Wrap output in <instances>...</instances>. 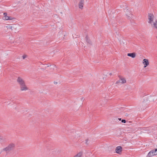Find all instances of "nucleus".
<instances>
[{"mask_svg":"<svg viewBox=\"0 0 157 157\" xmlns=\"http://www.w3.org/2000/svg\"><path fill=\"white\" fill-rule=\"evenodd\" d=\"M20 90L21 91H25L28 89L25 83L20 86Z\"/></svg>","mask_w":157,"mask_h":157,"instance_id":"20e7f679","label":"nucleus"},{"mask_svg":"<svg viewBox=\"0 0 157 157\" xmlns=\"http://www.w3.org/2000/svg\"><path fill=\"white\" fill-rule=\"evenodd\" d=\"M4 17H5V16H7V13H4Z\"/></svg>","mask_w":157,"mask_h":157,"instance_id":"6ab92c4d","label":"nucleus"},{"mask_svg":"<svg viewBox=\"0 0 157 157\" xmlns=\"http://www.w3.org/2000/svg\"><path fill=\"white\" fill-rule=\"evenodd\" d=\"M155 97L153 96V97H152V99H153V100H154V98H155Z\"/></svg>","mask_w":157,"mask_h":157,"instance_id":"412c9836","label":"nucleus"},{"mask_svg":"<svg viewBox=\"0 0 157 157\" xmlns=\"http://www.w3.org/2000/svg\"><path fill=\"white\" fill-rule=\"evenodd\" d=\"M17 81L20 86L25 83L23 79L20 77L18 78Z\"/></svg>","mask_w":157,"mask_h":157,"instance_id":"7ed1b4c3","label":"nucleus"},{"mask_svg":"<svg viewBox=\"0 0 157 157\" xmlns=\"http://www.w3.org/2000/svg\"><path fill=\"white\" fill-rule=\"evenodd\" d=\"M118 119L120 120V121H121V118H118Z\"/></svg>","mask_w":157,"mask_h":157,"instance_id":"b1692460","label":"nucleus"},{"mask_svg":"<svg viewBox=\"0 0 157 157\" xmlns=\"http://www.w3.org/2000/svg\"><path fill=\"white\" fill-rule=\"evenodd\" d=\"M122 150V147L121 146H118L116 148V151L117 153L120 154Z\"/></svg>","mask_w":157,"mask_h":157,"instance_id":"0eeeda50","label":"nucleus"},{"mask_svg":"<svg viewBox=\"0 0 157 157\" xmlns=\"http://www.w3.org/2000/svg\"><path fill=\"white\" fill-rule=\"evenodd\" d=\"M120 80L121 83L124 84L126 82V81L125 78L120 77Z\"/></svg>","mask_w":157,"mask_h":157,"instance_id":"1a4fd4ad","label":"nucleus"},{"mask_svg":"<svg viewBox=\"0 0 157 157\" xmlns=\"http://www.w3.org/2000/svg\"><path fill=\"white\" fill-rule=\"evenodd\" d=\"M153 27L155 28L157 30V21L156 20L154 21V22H153Z\"/></svg>","mask_w":157,"mask_h":157,"instance_id":"f8f14e48","label":"nucleus"},{"mask_svg":"<svg viewBox=\"0 0 157 157\" xmlns=\"http://www.w3.org/2000/svg\"><path fill=\"white\" fill-rule=\"evenodd\" d=\"M121 122L122 123H126V121L125 120L123 119L121 120Z\"/></svg>","mask_w":157,"mask_h":157,"instance_id":"f3484780","label":"nucleus"},{"mask_svg":"<svg viewBox=\"0 0 157 157\" xmlns=\"http://www.w3.org/2000/svg\"><path fill=\"white\" fill-rule=\"evenodd\" d=\"M84 0H80L79 4V8L80 9H82L83 6L84 5Z\"/></svg>","mask_w":157,"mask_h":157,"instance_id":"423d86ee","label":"nucleus"},{"mask_svg":"<svg viewBox=\"0 0 157 157\" xmlns=\"http://www.w3.org/2000/svg\"><path fill=\"white\" fill-rule=\"evenodd\" d=\"M127 56H129L131 57L132 58H134L136 56L135 53H128Z\"/></svg>","mask_w":157,"mask_h":157,"instance_id":"9d476101","label":"nucleus"},{"mask_svg":"<svg viewBox=\"0 0 157 157\" xmlns=\"http://www.w3.org/2000/svg\"><path fill=\"white\" fill-rule=\"evenodd\" d=\"M125 116H128V114H126Z\"/></svg>","mask_w":157,"mask_h":157,"instance_id":"4be33fe9","label":"nucleus"},{"mask_svg":"<svg viewBox=\"0 0 157 157\" xmlns=\"http://www.w3.org/2000/svg\"><path fill=\"white\" fill-rule=\"evenodd\" d=\"M5 140L3 136H0V142L4 141Z\"/></svg>","mask_w":157,"mask_h":157,"instance_id":"2eb2a0df","label":"nucleus"},{"mask_svg":"<svg viewBox=\"0 0 157 157\" xmlns=\"http://www.w3.org/2000/svg\"><path fill=\"white\" fill-rule=\"evenodd\" d=\"M15 147V144L13 143L10 144L6 147L2 149V151H5L9 152L12 150Z\"/></svg>","mask_w":157,"mask_h":157,"instance_id":"f257e3e1","label":"nucleus"},{"mask_svg":"<svg viewBox=\"0 0 157 157\" xmlns=\"http://www.w3.org/2000/svg\"><path fill=\"white\" fill-rule=\"evenodd\" d=\"M132 14L130 13H129L126 14V18L129 20H131L132 19Z\"/></svg>","mask_w":157,"mask_h":157,"instance_id":"6e6552de","label":"nucleus"},{"mask_svg":"<svg viewBox=\"0 0 157 157\" xmlns=\"http://www.w3.org/2000/svg\"><path fill=\"white\" fill-rule=\"evenodd\" d=\"M109 75H112V73H109Z\"/></svg>","mask_w":157,"mask_h":157,"instance_id":"5701e85b","label":"nucleus"},{"mask_svg":"<svg viewBox=\"0 0 157 157\" xmlns=\"http://www.w3.org/2000/svg\"><path fill=\"white\" fill-rule=\"evenodd\" d=\"M86 39L87 43H89V44H91V42L90 40L89 39L88 37L87 36H86Z\"/></svg>","mask_w":157,"mask_h":157,"instance_id":"4468645a","label":"nucleus"},{"mask_svg":"<svg viewBox=\"0 0 157 157\" xmlns=\"http://www.w3.org/2000/svg\"><path fill=\"white\" fill-rule=\"evenodd\" d=\"M119 83H121L120 79H119V80H117V81H116V84H117Z\"/></svg>","mask_w":157,"mask_h":157,"instance_id":"dca6fc26","label":"nucleus"},{"mask_svg":"<svg viewBox=\"0 0 157 157\" xmlns=\"http://www.w3.org/2000/svg\"><path fill=\"white\" fill-rule=\"evenodd\" d=\"M82 155V153L79 152L76 155H75L73 157H81Z\"/></svg>","mask_w":157,"mask_h":157,"instance_id":"9b49d317","label":"nucleus"},{"mask_svg":"<svg viewBox=\"0 0 157 157\" xmlns=\"http://www.w3.org/2000/svg\"><path fill=\"white\" fill-rule=\"evenodd\" d=\"M22 57H23V59H24L26 57V56L25 55H24Z\"/></svg>","mask_w":157,"mask_h":157,"instance_id":"a211bd4d","label":"nucleus"},{"mask_svg":"<svg viewBox=\"0 0 157 157\" xmlns=\"http://www.w3.org/2000/svg\"><path fill=\"white\" fill-rule=\"evenodd\" d=\"M4 17H5V19L6 20H12V19H13V17H9V16H5Z\"/></svg>","mask_w":157,"mask_h":157,"instance_id":"ddd939ff","label":"nucleus"},{"mask_svg":"<svg viewBox=\"0 0 157 157\" xmlns=\"http://www.w3.org/2000/svg\"><path fill=\"white\" fill-rule=\"evenodd\" d=\"M88 140H86V144H88Z\"/></svg>","mask_w":157,"mask_h":157,"instance_id":"aec40b11","label":"nucleus"},{"mask_svg":"<svg viewBox=\"0 0 157 157\" xmlns=\"http://www.w3.org/2000/svg\"><path fill=\"white\" fill-rule=\"evenodd\" d=\"M154 17V16L153 14L151 13L148 14V23H149L152 24V22L153 23V22H154L153 21ZM152 25V24H151V25Z\"/></svg>","mask_w":157,"mask_h":157,"instance_id":"f03ea898","label":"nucleus"},{"mask_svg":"<svg viewBox=\"0 0 157 157\" xmlns=\"http://www.w3.org/2000/svg\"><path fill=\"white\" fill-rule=\"evenodd\" d=\"M143 63L144 65V68H145L149 64L148 60L147 59H144L143 60Z\"/></svg>","mask_w":157,"mask_h":157,"instance_id":"39448f33","label":"nucleus"}]
</instances>
